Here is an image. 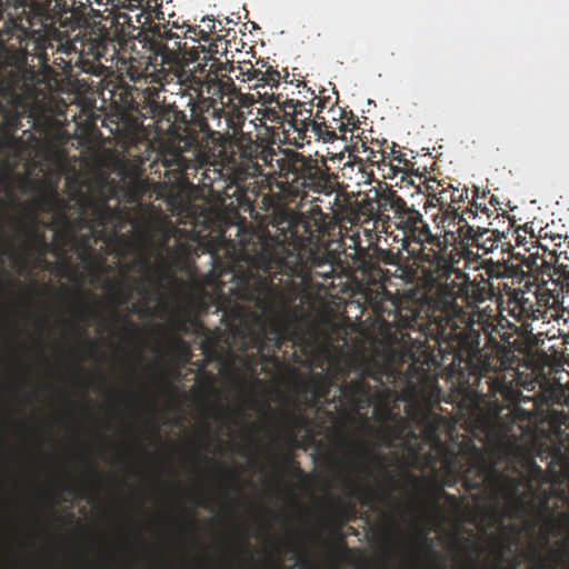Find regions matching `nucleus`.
Listing matches in <instances>:
<instances>
[{"label":"nucleus","mask_w":569,"mask_h":569,"mask_svg":"<svg viewBox=\"0 0 569 569\" xmlns=\"http://www.w3.org/2000/svg\"><path fill=\"white\" fill-rule=\"evenodd\" d=\"M204 89L209 96H202L198 102L204 106L207 111H211V116L213 118L220 119L222 116H224L227 121L230 122L231 119L224 108L231 103H227V100L224 101L227 98L226 91H223L222 84L218 82V78L207 74Z\"/></svg>","instance_id":"nucleus-22"},{"label":"nucleus","mask_w":569,"mask_h":569,"mask_svg":"<svg viewBox=\"0 0 569 569\" xmlns=\"http://www.w3.org/2000/svg\"><path fill=\"white\" fill-rule=\"evenodd\" d=\"M178 76V81L181 86V98L189 100V97L192 98L193 101L198 102L203 96L204 86H206V79L202 80L201 78L190 73L186 74L182 72Z\"/></svg>","instance_id":"nucleus-31"},{"label":"nucleus","mask_w":569,"mask_h":569,"mask_svg":"<svg viewBox=\"0 0 569 569\" xmlns=\"http://www.w3.org/2000/svg\"><path fill=\"white\" fill-rule=\"evenodd\" d=\"M156 26H158V28H159V36H160L159 38H160V40H161V42L163 44H168L169 41L173 40L174 41V48L173 49L176 50V52L177 51H183L184 53H188L191 57L192 60H197L198 59V57H197V53H198L197 49H192L190 52H188L187 49H186V44L187 43L186 42L182 43L181 40H180L182 38V36H180L177 32H173V30H172L173 28H176V29H183L184 26L183 27H179L176 22H173L172 26H170L169 22H166V23L156 22Z\"/></svg>","instance_id":"nucleus-32"},{"label":"nucleus","mask_w":569,"mask_h":569,"mask_svg":"<svg viewBox=\"0 0 569 569\" xmlns=\"http://www.w3.org/2000/svg\"><path fill=\"white\" fill-rule=\"evenodd\" d=\"M149 270L148 258L138 257L131 262L121 266V281L110 278L106 280L107 289L119 303L131 301L132 292L147 298L153 283L152 278L148 274Z\"/></svg>","instance_id":"nucleus-14"},{"label":"nucleus","mask_w":569,"mask_h":569,"mask_svg":"<svg viewBox=\"0 0 569 569\" xmlns=\"http://www.w3.org/2000/svg\"><path fill=\"white\" fill-rule=\"evenodd\" d=\"M137 89L128 83H124L122 80L112 91V97L119 103L122 104L123 108L134 109L136 108V97L134 92Z\"/></svg>","instance_id":"nucleus-40"},{"label":"nucleus","mask_w":569,"mask_h":569,"mask_svg":"<svg viewBox=\"0 0 569 569\" xmlns=\"http://www.w3.org/2000/svg\"><path fill=\"white\" fill-rule=\"evenodd\" d=\"M440 498H446L451 506L457 507L459 505V500L455 495L448 493L443 488H437L436 492L430 495V501L437 509L440 508Z\"/></svg>","instance_id":"nucleus-52"},{"label":"nucleus","mask_w":569,"mask_h":569,"mask_svg":"<svg viewBox=\"0 0 569 569\" xmlns=\"http://www.w3.org/2000/svg\"><path fill=\"white\" fill-rule=\"evenodd\" d=\"M182 38L190 39L193 42H206L208 43L207 36L202 28V24L199 26H187V29L183 31Z\"/></svg>","instance_id":"nucleus-50"},{"label":"nucleus","mask_w":569,"mask_h":569,"mask_svg":"<svg viewBox=\"0 0 569 569\" xmlns=\"http://www.w3.org/2000/svg\"><path fill=\"white\" fill-rule=\"evenodd\" d=\"M343 113L345 109L330 104L327 111L317 110V118L321 120L320 123L325 129L332 130L338 134V131L343 127Z\"/></svg>","instance_id":"nucleus-36"},{"label":"nucleus","mask_w":569,"mask_h":569,"mask_svg":"<svg viewBox=\"0 0 569 569\" xmlns=\"http://www.w3.org/2000/svg\"><path fill=\"white\" fill-rule=\"evenodd\" d=\"M550 241L552 243V248L550 250V264L558 262L559 258L563 254L566 259L568 257L569 241H567V237H562L561 234H553L550 237Z\"/></svg>","instance_id":"nucleus-46"},{"label":"nucleus","mask_w":569,"mask_h":569,"mask_svg":"<svg viewBox=\"0 0 569 569\" xmlns=\"http://www.w3.org/2000/svg\"><path fill=\"white\" fill-rule=\"evenodd\" d=\"M465 213L469 214V218L472 219H476L479 213H483L487 216V218H490L492 214V210H490L486 206H482L481 203H478L477 200L473 199L471 208L467 209Z\"/></svg>","instance_id":"nucleus-58"},{"label":"nucleus","mask_w":569,"mask_h":569,"mask_svg":"<svg viewBox=\"0 0 569 569\" xmlns=\"http://www.w3.org/2000/svg\"><path fill=\"white\" fill-rule=\"evenodd\" d=\"M451 203L452 206L456 203L463 202L466 198H468V189L467 188H451Z\"/></svg>","instance_id":"nucleus-62"},{"label":"nucleus","mask_w":569,"mask_h":569,"mask_svg":"<svg viewBox=\"0 0 569 569\" xmlns=\"http://www.w3.org/2000/svg\"><path fill=\"white\" fill-rule=\"evenodd\" d=\"M261 144L262 143L253 141L251 138H246L242 133L237 143L240 151V158L247 160L248 164L251 163V166H253V162L258 157V152H261Z\"/></svg>","instance_id":"nucleus-41"},{"label":"nucleus","mask_w":569,"mask_h":569,"mask_svg":"<svg viewBox=\"0 0 569 569\" xmlns=\"http://www.w3.org/2000/svg\"><path fill=\"white\" fill-rule=\"evenodd\" d=\"M515 306L511 310L513 316L522 319L539 320L543 318V311L536 306L530 299L526 298L523 293L515 297Z\"/></svg>","instance_id":"nucleus-35"},{"label":"nucleus","mask_w":569,"mask_h":569,"mask_svg":"<svg viewBox=\"0 0 569 569\" xmlns=\"http://www.w3.org/2000/svg\"><path fill=\"white\" fill-rule=\"evenodd\" d=\"M386 204L390 209V217L386 220L383 229L387 232L388 229L393 228L398 232L395 234V240L401 241L402 250L409 251L410 243L420 244V248L427 244L437 248L445 246V236L433 234L422 213L413 206H408L398 192Z\"/></svg>","instance_id":"nucleus-7"},{"label":"nucleus","mask_w":569,"mask_h":569,"mask_svg":"<svg viewBox=\"0 0 569 569\" xmlns=\"http://www.w3.org/2000/svg\"><path fill=\"white\" fill-rule=\"evenodd\" d=\"M428 198H437L441 190V183L437 179L426 180L423 182Z\"/></svg>","instance_id":"nucleus-60"},{"label":"nucleus","mask_w":569,"mask_h":569,"mask_svg":"<svg viewBox=\"0 0 569 569\" xmlns=\"http://www.w3.org/2000/svg\"><path fill=\"white\" fill-rule=\"evenodd\" d=\"M36 18H30L21 0H0V97L14 111L42 109L50 97V84L28 63L29 42L42 68H49L48 50L70 34L61 27H72V17H60V26L42 21L33 29Z\"/></svg>","instance_id":"nucleus-4"},{"label":"nucleus","mask_w":569,"mask_h":569,"mask_svg":"<svg viewBox=\"0 0 569 569\" xmlns=\"http://www.w3.org/2000/svg\"><path fill=\"white\" fill-rule=\"evenodd\" d=\"M282 462L284 471L290 473L292 477H296L303 482L310 480L309 475L301 469L300 463L297 460H295L291 453H283Z\"/></svg>","instance_id":"nucleus-47"},{"label":"nucleus","mask_w":569,"mask_h":569,"mask_svg":"<svg viewBox=\"0 0 569 569\" xmlns=\"http://www.w3.org/2000/svg\"><path fill=\"white\" fill-rule=\"evenodd\" d=\"M12 227L16 232L23 238L24 250L28 253H37L39 257H46L48 252H53L57 258H64L67 250L49 242L43 231L39 229V219L36 214L29 221L20 218H11Z\"/></svg>","instance_id":"nucleus-16"},{"label":"nucleus","mask_w":569,"mask_h":569,"mask_svg":"<svg viewBox=\"0 0 569 569\" xmlns=\"http://www.w3.org/2000/svg\"><path fill=\"white\" fill-rule=\"evenodd\" d=\"M218 82L222 84L223 91H226L227 96V103H233V100L236 98L239 99V104H246V100L248 99V96L242 94L236 87L232 78H230L227 74H221V77H218ZM234 106V104H232ZM233 110L236 107H232Z\"/></svg>","instance_id":"nucleus-43"},{"label":"nucleus","mask_w":569,"mask_h":569,"mask_svg":"<svg viewBox=\"0 0 569 569\" xmlns=\"http://www.w3.org/2000/svg\"><path fill=\"white\" fill-rule=\"evenodd\" d=\"M343 127L340 129V138L343 139V140H347L348 137H347V133L349 132L350 133V137L349 139L352 140L355 134V130H358L359 127L358 124L360 123L359 119L357 116H355L351 111L347 112L345 110V113H343Z\"/></svg>","instance_id":"nucleus-48"},{"label":"nucleus","mask_w":569,"mask_h":569,"mask_svg":"<svg viewBox=\"0 0 569 569\" xmlns=\"http://www.w3.org/2000/svg\"><path fill=\"white\" fill-rule=\"evenodd\" d=\"M355 148L358 152H360V148L362 152L366 154V159L372 164H379L380 162L386 161V152L381 150H373L371 147H368L365 141L360 139V147H358V142L355 143Z\"/></svg>","instance_id":"nucleus-49"},{"label":"nucleus","mask_w":569,"mask_h":569,"mask_svg":"<svg viewBox=\"0 0 569 569\" xmlns=\"http://www.w3.org/2000/svg\"><path fill=\"white\" fill-rule=\"evenodd\" d=\"M363 251L378 263L395 266L398 261V253L393 252L391 249H382L378 246H373Z\"/></svg>","instance_id":"nucleus-45"},{"label":"nucleus","mask_w":569,"mask_h":569,"mask_svg":"<svg viewBox=\"0 0 569 569\" xmlns=\"http://www.w3.org/2000/svg\"><path fill=\"white\" fill-rule=\"evenodd\" d=\"M387 480L389 482L388 489H382L380 487L363 489L351 479H347L345 481V485L350 489L351 496H355L358 491H361L362 497H363L362 503L367 507L372 508L378 491L381 493L383 499H386V500L391 499V492H392V490H395L397 488V483H396L395 478L390 475H387Z\"/></svg>","instance_id":"nucleus-28"},{"label":"nucleus","mask_w":569,"mask_h":569,"mask_svg":"<svg viewBox=\"0 0 569 569\" xmlns=\"http://www.w3.org/2000/svg\"><path fill=\"white\" fill-rule=\"evenodd\" d=\"M466 318H471L472 327L480 329L486 336V349L489 351L490 363L497 365L498 373L501 371L511 378L512 381L518 375V367L520 365V358L510 346L501 345L498 340L497 333L500 332V328L512 327L510 321L503 316H492L485 309L473 310L471 312L465 310Z\"/></svg>","instance_id":"nucleus-11"},{"label":"nucleus","mask_w":569,"mask_h":569,"mask_svg":"<svg viewBox=\"0 0 569 569\" xmlns=\"http://www.w3.org/2000/svg\"><path fill=\"white\" fill-rule=\"evenodd\" d=\"M447 242V238L445 237L443 247L437 248L436 246H430V248H427V246H425L420 248L417 253V259L422 263H427L422 270L425 278L437 288L438 298L435 300L432 310L436 312L440 311V308H442L446 292H450L457 299L456 292L448 284V280L456 270L446 252Z\"/></svg>","instance_id":"nucleus-13"},{"label":"nucleus","mask_w":569,"mask_h":569,"mask_svg":"<svg viewBox=\"0 0 569 569\" xmlns=\"http://www.w3.org/2000/svg\"><path fill=\"white\" fill-rule=\"evenodd\" d=\"M124 332L131 340H136L139 332L138 326L131 320H126Z\"/></svg>","instance_id":"nucleus-63"},{"label":"nucleus","mask_w":569,"mask_h":569,"mask_svg":"<svg viewBox=\"0 0 569 569\" xmlns=\"http://www.w3.org/2000/svg\"><path fill=\"white\" fill-rule=\"evenodd\" d=\"M143 2L141 4L146 11L154 13V18L158 20H164V13L161 11L162 2H157V0H140Z\"/></svg>","instance_id":"nucleus-57"},{"label":"nucleus","mask_w":569,"mask_h":569,"mask_svg":"<svg viewBox=\"0 0 569 569\" xmlns=\"http://www.w3.org/2000/svg\"><path fill=\"white\" fill-rule=\"evenodd\" d=\"M79 62L76 66L84 73L104 76L107 67L102 60L112 61L118 56L117 42L110 28L101 21L86 22L78 30Z\"/></svg>","instance_id":"nucleus-8"},{"label":"nucleus","mask_w":569,"mask_h":569,"mask_svg":"<svg viewBox=\"0 0 569 569\" xmlns=\"http://www.w3.org/2000/svg\"><path fill=\"white\" fill-rule=\"evenodd\" d=\"M148 190L149 184L147 181L134 179L126 186L122 198L128 203L141 207L143 197L148 192Z\"/></svg>","instance_id":"nucleus-37"},{"label":"nucleus","mask_w":569,"mask_h":569,"mask_svg":"<svg viewBox=\"0 0 569 569\" xmlns=\"http://www.w3.org/2000/svg\"><path fill=\"white\" fill-rule=\"evenodd\" d=\"M2 229H3V223L0 220V237L3 239L2 253L7 254L9 258H11L13 260H17L18 258H20L19 250L16 247L13 239L3 236Z\"/></svg>","instance_id":"nucleus-51"},{"label":"nucleus","mask_w":569,"mask_h":569,"mask_svg":"<svg viewBox=\"0 0 569 569\" xmlns=\"http://www.w3.org/2000/svg\"><path fill=\"white\" fill-rule=\"evenodd\" d=\"M359 271L361 274V278L363 281H366L368 284H380L382 288V298L379 300H376L372 303L373 313L376 315V321L378 323V332L382 337L381 332V325L383 322V319L388 317V311H383V317L379 316L376 308L380 305H383L388 300L396 301L398 307H406L401 301L393 298L390 292H388L385 287L383 282L388 278V270L383 269L380 263L376 262L367 252L363 250L359 251Z\"/></svg>","instance_id":"nucleus-18"},{"label":"nucleus","mask_w":569,"mask_h":569,"mask_svg":"<svg viewBox=\"0 0 569 569\" xmlns=\"http://www.w3.org/2000/svg\"><path fill=\"white\" fill-rule=\"evenodd\" d=\"M71 6H67L66 1H63V8L61 11L63 13L70 12L72 17L81 18L84 16H88L92 19H101V20H108L110 17L106 16V9L101 10L100 7L94 8L93 0H71Z\"/></svg>","instance_id":"nucleus-30"},{"label":"nucleus","mask_w":569,"mask_h":569,"mask_svg":"<svg viewBox=\"0 0 569 569\" xmlns=\"http://www.w3.org/2000/svg\"><path fill=\"white\" fill-rule=\"evenodd\" d=\"M529 239H530V246L528 248H526V253H521V252H517V253H512V257L520 260L522 264H525L526 267H528V269L530 271H536V270H539L540 267L542 266H548L550 264V261H547L546 259L543 258H540V249L543 251V252H549L550 253V246H549V242H546L543 243L541 240H546L547 237H540V239H537L536 236L533 233H530L529 236Z\"/></svg>","instance_id":"nucleus-24"},{"label":"nucleus","mask_w":569,"mask_h":569,"mask_svg":"<svg viewBox=\"0 0 569 569\" xmlns=\"http://www.w3.org/2000/svg\"><path fill=\"white\" fill-rule=\"evenodd\" d=\"M151 13L152 12H148L143 9L133 17L136 32H139V30H142L146 26L156 24V22L152 21Z\"/></svg>","instance_id":"nucleus-56"},{"label":"nucleus","mask_w":569,"mask_h":569,"mask_svg":"<svg viewBox=\"0 0 569 569\" xmlns=\"http://www.w3.org/2000/svg\"><path fill=\"white\" fill-rule=\"evenodd\" d=\"M208 67V73L211 77H221L222 72H234L236 67L230 61H220L218 58L213 56L204 57L203 63H199L198 68L201 72L206 71Z\"/></svg>","instance_id":"nucleus-39"},{"label":"nucleus","mask_w":569,"mask_h":569,"mask_svg":"<svg viewBox=\"0 0 569 569\" xmlns=\"http://www.w3.org/2000/svg\"><path fill=\"white\" fill-rule=\"evenodd\" d=\"M283 152L284 151H281V154H279L273 148L261 144V152H258V157L256 158L253 166H251V173L261 174L260 167H269L272 170L267 176L268 184L270 186V180L273 178L272 176L277 170V160L282 157Z\"/></svg>","instance_id":"nucleus-33"},{"label":"nucleus","mask_w":569,"mask_h":569,"mask_svg":"<svg viewBox=\"0 0 569 569\" xmlns=\"http://www.w3.org/2000/svg\"><path fill=\"white\" fill-rule=\"evenodd\" d=\"M173 333L169 338V348L173 353H179L183 362H188L191 357L189 345L180 337L179 333L188 332V323L186 318H174L170 322Z\"/></svg>","instance_id":"nucleus-27"},{"label":"nucleus","mask_w":569,"mask_h":569,"mask_svg":"<svg viewBox=\"0 0 569 569\" xmlns=\"http://www.w3.org/2000/svg\"><path fill=\"white\" fill-rule=\"evenodd\" d=\"M249 70H251V73H250L251 81H253V80L256 81L253 87L254 88L261 87V83L264 79V70H262L259 67H254L252 64H249Z\"/></svg>","instance_id":"nucleus-61"},{"label":"nucleus","mask_w":569,"mask_h":569,"mask_svg":"<svg viewBox=\"0 0 569 569\" xmlns=\"http://www.w3.org/2000/svg\"><path fill=\"white\" fill-rule=\"evenodd\" d=\"M186 106L189 107L190 114H187V124L183 126L181 146H177L172 154V161L178 164L182 172L187 173L189 169L197 168L192 162H198L202 156L199 133L208 136L211 132L208 122L211 111H207L204 106L193 101L191 97H189Z\"/></svg>","instance_id":"nucleus-12"},{"label":"nucleus","mask_w":569,"mask_h":569,"mask_svg":"<svg viewBox=\"0 0 569 569\" xmlns=\"http://www.w3.org/2000/svg\"><path fill=\"white\" fill-rule=\"evenodd\" d=\"M107 16L110 18L111 27L114 28L113 37L117 43L126 42L129 40H133L137 34L133 17L128 12L120 11L119 9L112 8L106 9Z\"/></svg>","instance_id":"nucleus-25"},{"label":"nucleus","mask_w":569,"mask_h":569,"mask_svg":"<svg viewBox=\"0 0 569 569\" xmlns=\"http://www.w3.org/2000/svg\"><path fill=\"white\" fill-rule=\"evenodd\" d=\"M451 200V190L441 188L438 197L436 198V201L440 210L443 212L445 217L448 218L450 216H453V219H458L459 224L466 222L467 218H465L463 213H459V208L452 206Z\"/></svg>","instance_id":"nucleus-38"},{"label":"nucleus","mask_w":569,"mask_h":569,"mask_svg":"<svg viewBox=\"0 0 569 569\" xmlns=\"http://www.w3.org/2000/svg\"><path fill=\"white\" fill-rule=\"evenodd\" d=\"M425 433L430 441L441 446L446 477L443 485L453 487L459 481L466 491L488 495L492 500L503 499L519 513L538 511L553 518L556 509L569 513V457L555 450L551 461L543 470L530 455H523L520 467L515 468L518 477L499 471L495 461L486 458L483 450L467 441L458 451L450 450L438 437V426L428 417L422 418ZM551 521V519H549Z\"/></svg>","instance_id":"nucleus-3"},{"label":"nucleus","mask_w":569,"mask_h":569,"mask_svg":"<svg viewBox=\"0 0 569 569\" xmlns=\"http://www.w3.org/2000/svg\"><path fill=\"white\" fill-rule=\"evenodd\" d=\"M515 233H516L515 240H516V243L518 247H525V249H526L530 246L529 236H530V233H533L531 228L529 230L528 226L525 224L523 227H518L515 230Z\"/></svg>","instance_id":"nucleus-55"},{"label":"nucleus","mask_w":569,"mask_h":569,"mask_svg":"<svg viewBox=\"0 0 569 569\" xmlns=\"http://www.w3.org/2000/svg\"><path fill=\"white\" fill-rule=\"evenodd\" d=\"M79 44H80L79 36L77 32L73 36L69 34L68 37H66L61 42L56 44V47L52 51H53V53L57 52V53L64 54L67 57L76 54L77 56L76 62H79Z\"/></svg>","instance_id":"nucleus-44"},{"label":"nucleus","mask_w":569,"mask_h":569,"mask_svg":"<svg viewBox=\"0 0 569 569\" xmlns=\"http://www.w3.org/2000/svg\"><path fill=\"white\" fill-rule=\"evenodd\" d=\"M397 191L391 189L387 183H379L378 187L371 188L360 201H356V220L362 221L363 229L371 231L380 224L386 226L389 219V207L386 204L390 198L396 197Z\"/></svg>","instance_id":"nucleus-15"},{"label":"nucleus","mask_w":569,"mask_h":569,"mask_svg":"<svg viewBox=\"0 0 569 569\" xmlns=\"http://www.w3.org/2000/svg\"><path fill=\"white\" fill-rule=\"evenodd\" d=\"M311 101L315 102L313 104V109L316 108V110H323V111H327L329 109V103H330V98H325V97H315L313 99H311Z\"/></svg>","instance_id":"nucleus-64"},{"label":"nucleus","mask_w":569,"mask_h":569,"mask_svg":"<svg viewBox=\"0 0 569 569\" xmlns=\"http://www.w3.org/2000/svg\"><path fill=\"white\" fill-rule=\"evenodd\" d=\"M320 119L317 118V111L313 117L306 122V126L295 129V133L291 136L292 143L297 148H303L309 144L312 140L322 141L325 143L333 142L338 139V134L332 130L325 129Z\"/></svg>","instance_id":"nucleus-21"},{"label":"nucleus","mask_w":569,"mask_h":569,"mask_svg":"<svg viewBox=\"0 0 569 569\" xmlns=\"http://www.w3.org/2000/svg\"><path fill=\"white\" fill-rule=\"evenodd\" d=\"M339 446L348 449V460L352 461L359 471L365 472L370 478L375 477L371 465L376 457L362 439L340 433Z\"/></svg>","instance_id":"nucleus-20"},{"label":"nucleus","mask_w":569,"mask_h":569,"mask_svg":"<svg viewBox=\"0 0 569 569\" xmlns=\"http://www.w3.org/2000/svg\"><path fill=\"white\" fill-rule=\"evenodd\" d=\"M156 132L181 146L183 126L187 124V113L180 110L176 102L157 106L153 109Z\"/></svg>","instance_id":"nucleus-19"},{"label":"nucleus","mask_w":569,"mask_h":569,"mask_svg":"<svg viewBox=\"0 0 569 569\" xmlns=\"http://www.w3.org/2000/svg\"><path fill=\"white\" fill-rule=\"evenodd\" d=\"M281 79L282 76L280 72L272 66H268V68L264 69V79L261 87L269 86L270 88H277L280 84Z\"/></svg>","instance_id":"nucleus-53"},{"label":"nucleus","mask_w":569,"mask_h":569,"mask_svg":"<svg viewBox=\"0 0 569 569\" xmlns=\"http://www.w3.org/2000/svg\"><path fill=\"white\" fill-rule=\"evenodd\" d=\"M379 316L388 311L381 325L382 340L393 349L392 360L397 365L409 362L405 375L407 389L412 396H425L427 390L438 389L437 378L430 371L440 353H450L455 361L463 363L469 371V382L488 397L500 396L512 401L517 393L512 377L499 372L497 365L489 363V351L480 348V329L472 327L466 318L465 308L450 293H445L440 311H432L427 320L420 318L415 307H398L388 300L376 308Z\"/></svg>","instance_id":"nucleus-2"},{"label":"nucleus","mask_w":569,"mask_h":569,"mask_svg":"<svg viewBox=\"0 0 569 569\" xmlns=\"http://www.w3.org/2000/svg\"><path fill=\"white\" fill-rule=\"evenodd\" d=\"M159 28L156 24H149L139 30L133 40L141 44L147 53V62L143 70H139L130 62L127 74L131 81L138 82L141 78L151 83H158L161 87L168 82L169 73L166 70L167 64H171L176 59V50L163 44L159 38Z\"/></svg>","instance_id":"nucleus-10"},{"label":"nucleus","mask_w":569,"mask_h":569,"mask_svg":"<svg viewBox=\"0 0 569 569\" xmlns=\"http://www.w3.org/2000/svg\"><path fill=\"white\" fill-rule=\"evenodd\" d=\"M270 180V191L279 201L293 203L309 192L330 196L340 186L338 174L331 171L325 158L305 156L284 150L277 160V170Z\"/></svg>","instance_id":"nucleus-6"},{"label":"nucleus","mask_w":569,"mask_h":569,"mask_svg":"<svg viewBox=\"0 0 569 569\" xmlns=\"http://www.w3.org/2000/svg\"><path fill=\"white\" fill-rule=\"evenodd\" d=\"M76 296L81 305L78 317L82 321H88V319L93 315L94 310L80 291H77Z\"/></svg>","instance_id":"nucleus-54"},{"label":"nucleus","mask_w":569,"mask_h":569,"mask_svg":"<svg viewBox=\"0 0 569 569\" xmlns=\"http://www.w3.org/2000/svg\"><path fill=\"white\" fill-rule=\"evenodd\" d=\"M506 328H500V332L497 333V337L500 338L501 345L510 346L511 349L516 352V350H520V346L522 345L520 341L515 340L510 341L512 338V333L505 330Z\"/></svg>","instance_id":"nucleus-59"},{"label":"nucleus","mask_w":569,"mask_h":569,"mask_svg":"<svg viewBox=\"0 0 569 569\" xmlns=\"http://www.w3.org/2000/svg\"><path fill=\"white\" fill-rule=\"evenodd\" d=\"M177 229L158 228L156 230L158 259L166 270L179 267L190 257L192 248L189 243L177 239Z\"/></svg>","instance_id":"nucleus-17"},{"label":"nucleus","mask_w":569,"mask_h":569,"mask_svg":"<svg viewBox=\"0 0 569 569\" xmlns=\"http://www.w3.org/2000/svg\"><path fill=\"white\" fill-rule=\"evenodd\" d=\"M458 230L465 239L471 240L472 244L482 249L485 253L492 252L498 248L500 234L497 230L481 227L475 229L472 226L468 224L467 220Z\"/></svg>","instance_id":"nucleus-23"},{"label":"nucleus","mask_w":569,"mask_h":569,"mask_svg":"<svg viewBox=\"0 0 569 569\" xmlns=\"http://www.w3.org/2000/svg\"><path fill=\"white\" fill-rule=\"evenodd\" d=\"M471 295L476 301L482 302L490 299L493 295L492 283L489 279H486L482 274H479L470 282Z\"/></svg>","instance_id":"nucleus-42"},{"label":"nucleus","mask_w":569,"mask_h":569,"mask_svg":"<svg viewBox=\"0 0 569 569\" xmlns=\"http://www.w3.org/2000/svg\"><path fill=\"white\" fill-rule=\"evenodd\" d=\"M378 386L372 387L365 376L355 380L336 385L325 372H312L308 379L297 382V392L305 397L310 408H320L325 401L333 405V410L345 419L353 415L367 418L370 407H373L375 418L382 425L397 420L406 425L405 418L396 415L391 406L393 391L382 382L381 377H372Z\"/></svg>","instance_id":"nucleus-5"},{"label":"nucleus","mask_w":569,"mask_h":569,"mask_svg":"<svg viewBox=\"0 0 569 569\" xmlns=\"http://www.w3.org/2000/svg\"><path fill=\"white\" fill-rule=\"evenodd\" d=\"M78 222L97 240H108L118 233L130 221V214L121 207H111L108 201L97 200L90 194L79 193L77 199Z\"/></svg>","instance_id":"nucleus-9"},{"label":"nucleus","mask_w":569,"mask_h":569,"mask_svg":"<svg viewBox=\"0 0 569 569\" xmlns=\"http://www.w3.org/2000/svg\"><path fill=\"white\" fill-rule=\"evenodd\" d=\"M280 96L276 99V106H268L261 111L262 120L272 123L273 129H281L284 136L290 139V129H287V99L279 100Z\"/></svg>","instance_id":"nucleus-29"},{"label":"nucleus","mask_w":569,"mask_h":569,"mask_svg":"<svg viewBox=\"0 0 569 569\" xmlns=\"http://www.w3.org/2000/svg\"><path fill=\"white\" fill-rule=\"evenodd\" d=\"M329 216L319 206H312L306 218L290 210L276 212L260 230L239 227L237 240L221 236L219 250L226 257L222 276L230 274L229 295L234 300L252 302L260 311L254 327L244 310L234 303L229 311L223 305L222 321L233 337L241 338L239 348L262 353L271 347L280 350L287 342H305L290 330L298 318L297 300L312 280V269L319 266L320 242L329 232ZM311 346L303 343L307 355Z\"/></svg>","instance_id":"nucleus-1"},{"label":"nucleus","mask_w":569,"mask_h":569,"mask_svg":"<svg viewBox=\"0 0 569 569\" xmlns=\"http://www.w3.org/2000/svg\"><path fill=\"white\" fill-rule=\"evenodd\" d=\"M313 104V101L287 99V129H290V137L295 133V129L306 126V122L313 117L316 112Z\"/></svg>","instance_id":"nucleus-26"},{"label":"nucleus","mask_w":569,"mask_h":569,"mask_svg":"<svg viewBox=\"0 0 569 569\" xmlns=\"http://www.w3.org/2000/svg\"><path fill=\"white\" fill-rule=\"evenodd\" d=\"M201 24L208 39V46L200 44L199 48L202 52H209L211 54L219 52V44L221 42V36L217 34L218 26L221 27V22L216 20L213 17L206 16L201 19Z\"/></svg>","instance_id":"nucleus-34"}]
</instances>
